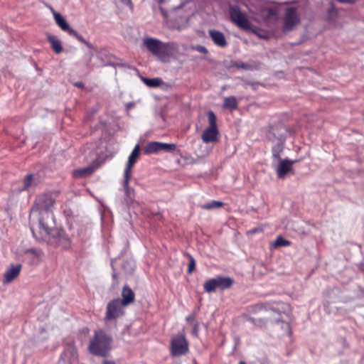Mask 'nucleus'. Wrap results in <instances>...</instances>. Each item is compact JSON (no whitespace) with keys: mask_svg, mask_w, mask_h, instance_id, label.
I'll use <instances>...</instances> for the list:
<instances>
[{"mask_svg":"<svg viewBox=\"0 0 364 364\" xmlns=\"http://www.w3.org/2000/svg\"><path fill=\"white\" fill-rule=\"evenodd\" d=\"M50 192L39 195L35 201V205L41 211H46V217L39 220V233L37 235L31 230L33 237L41 241L46 242L54 247H62L68 249L71 246V237L60 228L55 227V220L53 209L55 203V198Z\"/></svg>","mask_w":364,"mask_h":364,"instance_id":"nucleus-1","label":"nucleus"},{"mask_svg":"<svg viewBox=\"0 0 364 364\" xmlns=\"http://www.w3.org/2000/svg\"><path fill=\"white\" fill-rule=\"evenodd\" d=\"M287 309L288 306L282 301L257 303L255 304L249 305L246 307L247 316H249L247 320L253 323H255L257 321V318L255 317V316H257L262 312L268 311L277 313L279 317L276 320L277 321H281L282 314H285Z\"/></svg>","mask_w":364,"mask_h":364,"instance_id":"nucleus-2","label":"nucleus"},{"mask_svg":"<svg viewBox=\"0 0 364 364\" xmlns=\"http://www.w3.org/2000/svg\"><path fill=\"white\" fill-rule=\"evenodd\" d=\"M144 45L147 50L161 61L166 62L177 50V46L173 42L164 43L154 38L144 39Z\"/></svg>","mask_w":364,"mask_h":364,"instance_id":"nucleus-3","label":"nucleus"},{"mask_svg":"<svg viewBox=\"0 0 364 364\" xmlns=\"http://www.w3.org/2000/svg\"><path fill=\"white\" fill-rule=\"evenodd\" d=\"M112 338L102 330L96 331L88 345L90 353L94 355L106 357L112 348Z\"/></svg>","mask_w":364,"mask_h":364,"instance_id":"nucleus-4","label":"nucleus"},{"mask_svg":"<svg viewBox=\"0 0 364 364\" xmlns=\"http://www.w3.org/2000/svg\"><path fill=\"white\" fill-rule=\"evenodd\" d=\"M189 352V343L183 332L173 336L170 341V353L173 357H180Z\"/></svg>","mask_w":364,"mask_h":364,"instance_id":"nucleus-5","label":"nucleus"},{"mask_svg":"<svg viewBox=\"0 0 364 364\" xmlns=\"http://www.w3.org/2000/svg\"><path fill=\"white\" fill-rule=\"evenodd\" d=\"M124 305L120 302V299H114L109 301L106 306L105 321H116L124 315Z\"/></svg>","mask_w":364,"mask_h":364,"instance_id":"nucleus-6","label":"nucleus"},{"mask_svg":"<svg viewBox=\"0 0 364 364\" xmlns=\"http://www.w3.org/2000/svg\"><path fill=\"white\" fill-rule=\"evenodd\" d=\"M233 284L234 280L230 277H218L207 280L203 284V288L207 293H212L216 289L220 290L228 289Z\"/></svg>","mask_w":364,"mask_h":364,"instance_id":"nucleus-7","label":"nucleus"},{"mask_svg":"<svg viewBox=\"0 0 364 364\" xmlns=\"http://www.w3.org/2000/svg\"><path fill=\"white\" fill-rule=\"evenodd\" d=\"M208 119L209 126L204 130L201 136L203 141L206 144L215 141L219 134L217 127V117L213 111L208 112Z\"/></svg>","mask_w":364,"mask_h":364,"instance_id":"nucleus-8","label":"nucleus"},{"mask_svg":"<svg viewBox=\"0 0 364 364\" xmlns=\"http://www.w3.org/2000/svg\"><path fill=\"white\" fill-rule=\"evenodd\" d=\"M140 154V146L139 144L136 145L132 150L131 154L129 156L128 161L127 163L126 168L124 173V183L123 186L124 191L127 195L129 194V179L131 178L132 174V168L134 166V164L136 162Z\"/></svg>","mask_w":364,"mask_h":364,"instance_id":"nucleus-9","label":"nucleus"},{"mask_svg":"<svg viewBox=\"0 0 364 364\" xmlns=\"http://www.w3.org/2000/svg\"><path fill=\"white\" fill-rule=\"evenodd\" d=\"M299 23L300 18L296 9L294 7L287 8L283 18L282 31L284 33L289 32L294 30Z\"/></svg>","mask_w":364,"mask_h":364,"instance_id":"nucleus-10","label":"nucleus"},{"mask_svg":"<svg viewBox=\"0 0 364 364\" xmlns=\"http://www.w3.org/2000/svg\"><path fill=\"white\" fill-rule=\"evenodd\" d=\"M230 16L232 22L237 26L245 30L251 29V23L247 16L240 11L238 7H231L230 9Z\"/></svg>","mask_w":364,"mask_h":364,"instance_id":"nucleus-11","label":"nucleus"},{"mask_svg":"<svg viewBox=\"0 0 364 364\" xmlns=\"http://www.w3.org/2000/svg\"><path fill=\"white\" fill-rule=\"evenodd\" d=\"M176 147V146L174 144L151 141L149 142L146 146H144L143 151L145 154L149 155L156 154L161 151L170 152L174 151Z\"/></svg>","mask_w":364,"mask_h":364,"instance_id":"nucleus-12","label":"nucleus"},{"mask_svg":"<svg viewBox=\"0 0 364 364\" xmlns=\"http://www.w3.org/2000/svg\"><path fill=\"white\" fill-rule=\"evenodd\" d=\"M296 161L288 159H280L279 164L277 168V175L279 178H284L287 173L292 171V166Z\"/></svg>","mask_w":364,"mask_h":364,"instance_id":"nucleus-13","label":"nucleus"},{"mask_svg":"<svg viewBox=\"0 0 364 364\" xmlns=\"http://www.w3.org/2000/svg\"><path fill=\"white\" fill-rule=\"evenodd\" d=\"M22 265L11 264L9 269L4 274V283L8 284L14 281L19 275Z\"/></svg>","mask_w":364,"mask_h":364,"instance_id":"nucleus-14","label":"nucleus"},{"mask_svg":"<svg viewBox=\"0 0 364 364\" xmlns=\"http://www.w3.org/2000/svg\"><path fill=\"white\" fill-rule=\"evenodd\" d=\"M209 36L213 43L220 48H225L228 45L225 35L220 31L215 29H210L208 31Z\"/></svg>","mask_w":364,"mask_h":364,"instance_id":"nucleus-15","label":"nucleus"},{"mask_svg":"<svg viewBox=\"0 0 364 364\" xmlns=\"http://www.w3.org/2000/svg\"><path fill=\"white\" fill-rule=\"evenodd\" d=\"M261 13L264 21L269 23L277 20L279 11L277 6H272L264 8Z\"/></svg>","mask_w":364,"mask_h":364,"instance_id":"nucleus-16","label":"nucleus"},{"mask_svg":"<svg viewBox=\"0 0 364 364\" xmlns=\"http://www.w3.org/2000/svg\"><path fill=\"white\" fill-rule=\"evenodd\" d=\"M122 297L120 302L124 306H127L134 301L135 294L128 285H124L122 291Z\"/></svg>","mask_w":364,"mask_h":364,"instance_id":"nucleus-17","label":"nucleus"},{"mask_svg":"<svg viewBox=\"0 0 364 364\" xmlns=\"http://www.w3.org/2000/svg\"><path fill=\"white\" fill-rule=\"evenodd\" d=\"M96 167L94 166H88L82 168H78L73 171V176L76 178H82L90 176L93 173Z\"/></svg>","mask_w":364,"mask_h":364,"instance_id":"nucleus-18","label":"nucleus"},{"mask_svg":"<svg viewBox=\"0 0 364 364\" xmlns=\"http://www.w3.org/2000/svg\"><path fill=\"white\" fill-rule=\"evenodd\" d=\"M53 16L58 26L63 31L67 32L68 34L70 33V31L73 30L70 25L68 23L64 17L59 13L55 12L53 10Z\"/></svg>","mask_w":364,"mask_h":364,"instance_id":"nucleus-19","label":"nucleus"},{"mask_svg":"<svg viewBox=\"0 0 364 364\" xmlns=\"http://www.w3.org/2000/svg\"><path fill=\"white\" fill-rule=\"evenodd\" d=\"M48 40L55 53L59 54L63 51L61 42L55 36L49 35Z\"/></svg>","mask_w":364,"mask_h":364,"instance_id":"nucleus-20","label":"nucleus"},{"mask_svg":"<svg viewBox=\"0 0 364 364\" xmlns=\"http://www.w3.org/2000/svg\"><path fill=\"white\" fill-rule=\"evenodd\" d=\"M223 107L224 109H230L235 110L237 108V101L235 97L230 96L225 97Z\"/></svg>","mask_w":364,"mask_h":364,"instance_id":"nucleus-21","label":"nucleus"},{"mask_svg":"<svg viewBox=\"0 0 364 364\" xmlns=\"http://www.w3.org/2000/svg\"><path fill=\"white\" fill-rule=\"evenodd\" d=\"M224 203L221 201L211 200L209 203L202 205L200 207L203 210L218 209L223 207Z\"/></svg>","mask_w":364,"mask_h":364,"instance_id":"nucleus-22","label":"nucleus"},{"mask_svg":"<svg viewBox=\"0 0 364 364\" xmlns=\"http://www.w3.org/2000/svg\"><path fill=\"white\" fill-rule=\"evenodd\" d=\"M33 181H34V178H33V174L32 173H30V174H28L26 175L23 180V187L20 189L21 191H28V188L33 185Z\"/></svg>","mask_w":364,"mask_h":364,"instance_id":"nucleus-23","label":"nucleus"},{"mask_svg":"<svg viewBox=\"0 0 364 364\" xmlns=\"http://www.w3.org/2000/svg\"><path fill=\"white\" fill-rule=\"evenodd\" d=\"M143 82L147 86L150 87H157L160 86L162 83V80L159 77L156 78H143Z\"/></svg>","mask_w":364,"mask_h":364,"instance_id":"nucleus-24","label":"nucleus"},{"mask_svg":"<svg viewBox=\"0 0 364 364\" xmlns=\"http://www.w3.org/2000/svg\"><path fill=\"white\" fill-rule=\"evenodd\" d=\"M291 245V242L289 240H285L282 236H278L275 241L274 242L273 247L274 248H277L279 247H287Z\"/></svg>","mask_w":364,"mask_h":364,"instance_id":"nucleus-25","label":"nucleus"},{"mask_svg":"<svg viewBox=\"0 0 364 364\" xmlns=\"http://www.w3.org/2000/svg\"><path fill=\"white\" fill-rule=\"evenodd\" d=\"M282 151H283V149L281 145L277 144V145L274 146L272 150L273 158L280 161V159H282L280 155H281V153L282 152Z\"/></svg>","mask_w":364,"mask_h":364,"instance_id":"nucleus-26","label":"nucleus"},{"mask_svg":"<svg viewBox=\"0 0 364 364\" xmlns=\"http://www.w3.org/2000/svg\"><path fill=\"white\" fill-rule=\"evenodd\" d=\"M186 255L189 259V263H188V269H187V272H188V274H191L196 269V260L191 255L187 253Z\"/></svg>","mask_w":364,"mask_h":364,"instance_id":"nucleus-27","label":"nucleus"},{"mask_svg":"<svg viewBox=\"0 0 364 364\" xmlns=\"http://www.w3.org/2000/svg\"><path fill=\"white\" fill-rule=\"evenodd\" d=\"M70 36L75 38L78 41L82 43L83 44L85 43L86 40L82 37V36H81L80 34H79L75 30L73 29L70 31V33L69 34Z\"/></svg>","mask_w":364,"mask_h":364,"instance_id":"nucleus-28","label":"nucleus"},{"mask_svg":"<svg viewBox=\"0 0 364 364\" xmlns=\"http://www.w3.org/2000/svg\"><path fill=\"white\" fill-rule=\"evenodd\" d=\"M196 50L201 53H203V54H207L208 53V49L205 46H198L196 48Z\"/></svg>","mask_w":364,"mask_h":364,"instance_id":"nucleus-29","label":"nucleus"},{"mask_svg":"<svg viewBox=\"0 0 364 364\" xmlns=\"http://www.w3.org/2000/svg\"><path fill=\"white\" fill-rule=\"evenodd\" d=\"M26 252L27 253H31V254H32V255H35L36 257L39 256L38 252L35 249H28V250H26Z\"/></svg>","mask_w":364,"mask_h":364,"instance_id":"nucleus-30","label":"nucleus"},{"mask_svg":"<svg viewBox=\"0 0 364 364\" xmlns=\"http://www.w3.org/2000/svg\"><path fill=\"white\" fill-rule=\"evenodd\" d=\"M195 320V315L191 314L186 317V321L187 322H193Z\"/></svg>","mask_w":364,"mask_h":364,"instance_id":"nucleus-31","label":"nucleus"},{"mask_svg":"<svg viewBox=\"0 0 364 364\" xmlns=\"http://www.w3.org/2000/svg\"><path fill=\"white\" fill-rule=\"evenodd\" d=\"M102 364H116V363L113 360H103Z\"/></svg>","mask_w":364,"mask_h":364,"instance_id":"nucleus-32","label":"nucleus"},{"mask_svg":"<svg viewBox=\"0 0 364 364\" xmlns=\"http://www.w3.org/2000/svg\"><path fill=\"white\" fill-rule=\"evenodd\" d=\"M356 0H338L341 3H354Z\"/></svg>","mask_w":364,"mask_h":364,"instance_id":"nucleus-33","label":"nucleus"},{"mask_svg":"<svg viewBox=\"0 0 364 364\" xmlns=\"http://www.w3.org/2000/svg\"><path fill=\"white\" fill-rule=\"evenodd\" d=\"M87 48H90V49H92L94 47L92 46V44H91L90 43H89L88 41H85V43H84Z\"/></svg>","mask_w":364,"mask_h":364,"instance_id":"nucleus-34","label":"nucleus"},{"mask_svg":"<svg viewBox=\"0 0 364 364\" xmlns=\"http://www.w3.org/2000/svg\"><path fill=\"white\" fill-rule=\"evenodd\" d=\"M198 323H195L194 325V328H193V333H195L196 334L197 333V331H198Z\"/></svg>","mask_w":364,"mask_h":364,"instance_id":"nucleus-35","label":"nucleus"},{"mask_svg":"<svg viewBox=\"0 0 364 364\" xmlns=\"http://www.w3.org/2000/svg\"><path fill=\"white\" fill-rule=\"evenodd\" d=\"M251 232H252V233H256V232H259V229H257V228H255V229H253L252 230H251Z\"/></svg>","mask_w":364,"mask_h":364,"instance_id":"nucleus-36","label":"nucleus"},{"mask_svg":"<svg viewBox=\"0 0 364 364\" xmlns=\"http://www.w3.org/2000/svg\"><path fill=\"white\" fill-rule=\"evenodd\" d=\"M112 277H113V279H117V274L116 273H114L112 274Z\"/></svg>","mask_w":364,"mask_h":364,"instance_id":"nucleus-37","label":"nucleus"},{"mask_svg":"<svg viewBox=\"0 0 364 364\" xmlns=\"http://www.w3.org/2000/svg\"><path fill=\"white\" fill-rule=\"evenodd\" d=\"M238 364H247L245 361L241 360L238 363Z\"/></svg>","mask_w":364,"mask_h":364,"instance_id":"nucleus-38","label":"nucleus"},{"mask_svg":"<svg viewBox=\"0 0 364 364\" xmlns=\"http://www.w3.org/2000/svg\"><path fill=\"white\" fill-rule=\"evenodd\" d=\"M164 1V0H159V4H162Z\"/></svg>","mask_w":364,"mask_h":364,"instance_id":"nucleus-39","label":"nucleus"},{"mask_svg":"<svg viewBox=\"0 0 364 364\" xmlns=\"http://www.w3.org/2000/svg\"><path fill=\"white\" fill-rule=\"evenodd\" d=\"M123 2L129 1V0H121Z\"/></svg>","mask_w":364,"mask_h":364,"instance_id":"nucleus-40","label":"nucleus"},{"mask_svg":"<svg viewBox=\"0 0 364 364\" xmlns=\"http://www.w3.org/2000/svg\"><path fill=\"white\" fill-rule=\"evenodd\" d=\"M259 322L264 323V321L262 319L259 320Z\"/></svg>","mask_w":364,"mask_h":364,"instance_id":"nucleus-41","label":"nucleus"},{"mask_svg":"<svg viewBox=\"0 0 364 364\" xmlns=\"http://www.w3.org/2000/svg\"><path fill=\"white\" fill-rule=\"evenodd\" d=\"M331 9H333V4H331Z\"/></svg>","mask_w":364,"mask_h":364,"instance_id":"nucleus-42","label":"nucleus"},{"mask_svg":"<svg viewBox=\"0 0 364 364\" xmlns=\"http://www.w3.org/2000/svg\"><path fill=\"white\" fill-rule=\"evenodd\" d=\"M77 86L81 87V84L80 83V84H77Z\"/></svg>","mask_w":364,"mask_h":364,"instance_id":"nucleus-43","label":"nucleus"}]
</instances>
